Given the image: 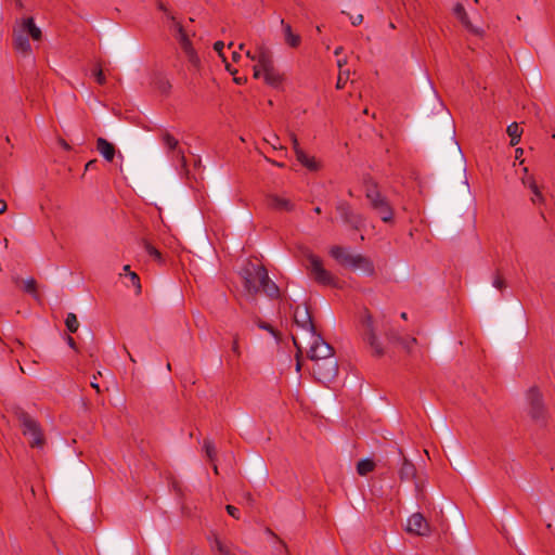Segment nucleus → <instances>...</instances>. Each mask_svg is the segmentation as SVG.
Masks as SVG:
<instances>
[{
  "instance_id": "25",
  "label": "nucleus",
  "mask_w": 555,
  "mask_h": 555,
  "mask_svg": "<svg viewBox=\"0 0 555 555\" xmlns=\"http://www.w3.org/2000/svg\"><path fill=\"white\" fill-rule=\"evenodd\" d=\"M521 180H522V183L531 190V192L533 194L532 202L541 203L543 201V196H542V193L540 192L537 183L534 182L533 178L532 177H524Z\"/></svg>"
},
{
  "instance_id": "52",
  "label": "nucleus",
  "mask_w": 555,
  "mask_h": 555,
  "mask_svg": "<svg viewBox=\"0 0 555 555\" xmlns=\"http://www.w3.org/2000/svg\"><path fill=\"white\" fill-rule=\"evenodd\" d=\"M60 144L63 149L69 150V145L64 140H60Z\"/></svg>"
},
{
  "instance_id": "45",
  "label": "nucleus",
  "mask_w": 555,
  "mask_h": 555,
  "mask_svg": "<svg viewBox=\"0 0 555 555\" xmlns=\"http://www.w3.org/2000/svg\"><path fill=\"white\" fill-rule=\"evenodd\" d=\"M346 64H347V59L346 57H341V59L337 60V66H338L339 70H345L344 66Z\"/></svg>"
},
{
  "instance_id": "55",
  "label": "nucleus",
  "mask_w": 555,
  "mask_h": 555,
  "mask_svg": "<svg viewBox=\"0 0 555 555\" xmlns=\"http://www.w3.org/2000/svg\"><path fill=\"white\" fill-rule=\"evenodd\" d=\"M227 69L230 72V73H234V70H232L231 66L229 64L225 65Z\"/></svg>"
},
{
  "instance_id": "59",
  "label": "nucleus",
  "mask_w": 555,
  "mask_h": 555,
  "mask_svg": "<svg viewBox=\"0 0 555 555\" xmlns=\"http://www.w3.org/2000/svg\"><path fill=\"white\" fill-rule=\"evenodd\" d=\"M389 28L395 29V28H396L395 24H393V23H390V24H389Z\"/></svg>"
},
{
  "instance_id": "36",
  "label": "nucleus",
  "mask_w": 555,
  "mask_h": 555,
  "mask_svg": "<svg viewBox=\"0 0 555 555\" xmlns=\"http://www.w3.org/2000/svg\"><path fill=\"white\" fill-rule=\"evenodd\" d=\"M92 75L95 78L98 83H100V85L105 83V76H104L103 70H102L101 67H95L92 70Z\"/></svg>"
},
{
  "instance_id": "54",
  "label": "nucleus",
  "mask_w": 555,
  "mask_h": 555,
  "mask_svg": "<svg viewBox=\"0 0 555 555\" xmlns=\"http://www.w3.org/2000/svg\"><path fill=\"white\" fill-rule=\"evenodd\" d=\"M91 387H92V388H94V389H96V391H100L99 384H98V383H95L94 380H93V382H91Z\"/></svg>"
},
{
  "instance_id": "1",
  "label": "nucleus",
  "mask_w": 555,
  "mask_h": 555,
  "mask_svg": "<svg viewBox=\"0 0 555 555\" xmlns=\"http://www.w3.org/2000/svg\"><path fill=\"white\" fill-rule=\"evenodd\" d=\"M41 35V29L36 26L33 17L21 20L13 29L15 50L23 54H29L31 51L29 37L37 41L40 40Z\"/></svg>"
},
{
  "instance_id": "16",
  "label": "nucleus",
  "mask_w": 555,
  "mask_h": 555,
  "mask_svg": "<svg viewBox=\"0 0 555 555\" xmlns=\"http://www.w3.org/2000/svg\"><path fill=\"white\" fill-rule=\"evenodd\" d=\"M168 17L171 21V28L176 33L177 39L179 40L180 44L185 50V52L188 54H190V56L192 57L193 50L191 48L190 40H189L186 34L184 33L181 24L179 22H177L176 18L173 16H170L169 14H168Z\"/></svg>"
},
{
  "instance_id": "42",
  "label": "nucleus",
  "mask_w": 555,
  "mask_h": 555,
  "mask_svg": "<svg viewBox=\"0 0 555 555\" xmlns=\"http://www.w3.org/2000/svg\"><path fill=\"white\" fill-rule=\"evenodd\" d=\"M231 349H232L233 353H235L236 356H241V348H240L237 336L234 337Z\"/></svg>"
},
{
  "instance_id": "9",
  "label": "nucleus",
  "mask_w": 555,
  "mask_h": 555,
  "mask_svg": "<svg viewBox=\"0 0 555 555\" xmlns=\"http://www.w3.org/2000/svg\"><path fill=\"white\" fill-rule=\"evenodd\" d=\"M308 262V269L318 283L323 285H335V278L323 267V263L319 257L313 254H309Z\"/></svg>"
},
{
  "instance_id": "5",
  "label": "nucleus",
  "mask_w": 555,
  "mask_h": 555,
  "mask_svg": "<svg viewBox=\"0 0 555 555\" xmlns=\"http://www.w3.org/2000/svg\"><path fill=\"white\" fill-rule=\"evenodd\" d=\"M301 341L307 345V354L312 362L334 357L332 346L326 343L318 333L312 334L307 339H302Z\"/></svg>"
},
{
  "instance_id": "19",
  "label": "nucleus",
  "mask_w": 555,
  "mask_h": 555,
  "mask_svg": "<svg viewBox=\"0 0 555 555\" xmlns=\"http://www.w3.org/2000/svg\"><path fill=\"white\" fill-rule=\"evenodd\" d=\"M454 14L455 16L461 21V23L472 33L476 34V35H480L481 34V29L478 28V27H475L470 24V22L468 21V17H467V13L464 9V7L462 4H456L454 7Z\"/></svg>"
},
{
  "instance_id": "51",
  "label": "nucleus",
  "mask_w": 555,
  "mask_h": 555,
  "mask_svg": "<svg viewBox=\"0 0 555 555\" xmlns=\"http://www.w3.org/2000/svg\"><path fill=\"white\" fill-rule=\"evenodd\" d=\"M122 271L125 272V275L128 276L129 275V271H131L130 270V266H128V264L124 266Z\"/></svg>"
},
{
  "instance_id": "53",
  "label": "nucleus",
  "mask_w": 555,
  "mask_h": 555,
  "mask_svg": "<svg viewBox=\"0 0 555 555\" xmlns=\"http://www.w3.org/2000/svg\"><path fill=\"white\" fill-rule=\"evenodd\" d=\"M341 51H343V47H337V48L335 49V51H334V54H335V55H339V54L341 53Z\"/></svg>"
},
{
  "instance_id": "24",
  "label": "nucleus",
  "mask_w": 555,
  "mask_h": 555,
  "mask_svg": "<svg viewBox=\"0 0 555 555\" xmlns=\"http://www.w3.org/2000/svg\"><path fill=\"white\" fill-rule=\"evenodd\" d=\"M162 141L165 147L168 151H176L178 150V156L181 157V159L184 158L183 153L181 150H179V141L173 135H171L169 132H164L162 135Z\"/></svg>"
},
{
  "instance_id": "21",
  "label": "nucleus",
  "mask_w": 555,
  "mask_h": 555,
  "mask_svg": "<svg viewBox=\"0 0 555 555\" xmlns=\"http://www.w3.org/2000/svg\"><path fill=\"white\" fill-rule=\"evenodd\" d=\"M296 158L304 167L311 171H317L320 169L319 162L313 156L306 154L302 150L297 151Z\"/></svg>"
},
{
  "instance_id": "57",
  "label": "nucleus",
  "mask_w": 555,
  "mask_h": 555,
  "mask_svg": "<svg viewBox=\"0 0 555 555\" xmlns=\"http://www.w3.org/2000/svg\"><path fill=\"white\" fill-rule=\"evenodd\" d=\"M127 353H128L130 361L135 362L134 358L129 352H127Z\"/></svg>"
},
{
  "instance_id": "48",
  "label": "nucleus",
  "mask_w": 555,
  "mask_h": 555,
  "mask_svg": "<svg viewBox=\"0 0 555 555\" xmlns=\"http://www.w3.org/2000/svg\"><path fill=\"white\" fill-rule=\"evenodd\" d=\"M67 344H68V346H69L70 348H73V349L76 347L75 340H74V338H73V337H70V336H68V337H67Z\"/></svg>"
},
{
  "instance_id": "30",
  "label": "nucleus",
  "mask_w": 555,
  "mask_h": 555,
  "mask_svg": "<svg viewBox=\"0 0 555 555\" xmlns=\"http://www.w3.org/2000/svg\"><path fill=\"white\" fill-rule=\"evenodd\" d=\"M337 209L339 210L340 215L344 217V219L347 221V222H350L352 223L353 225L358 227L359 224V221L358 220H353L351 218V211H350V208L347 204H344L341 203Z\"/></svg>"
},
{
  "instance_id": "12",
  "label": "nucleus",
  "mask_w": 555,
  "mask_h": 555,
  "mask_svg": "<svg viewBox=\"0 0 555 555\" xmlns=\"http://www.w3.org/2000/svg\"><path fill=\"white\" fill-rule=\"evenodd\" d=\"M527 400L529 402V413L531 417L538 422L543 421L545 410L540 391L535 388L530 389L527 393Z\"/></svg>"
},
{
  "instance_id": "44",
  "label": "nucleus",
  "mask_w": 555,
  "mask_h": 555,
  "mask_svg": "<svg viewBox=\"0 0 555 555\" xmlns=\"http://www.w3.org/2000/svg\"><path fill=\"white\" fill-rule=\"evenodd\" d=\"M416 344V339L415 338H411L409 340H406L404 343V348L408 350V351H411L412 350V346Z\"/></svg>"
},
{
  "instance_id": "8",
  "label": "nucleus",
  "mask_w": 555,
  "mask_h": 555,
  "mask_svg": "<svg viewBox=\"0 0 555 555\" xmlns=\"http://www.w3.org/2000/svg\"><path fill=\"white\" fill-rule=\"evenodd\" d=\"M366 197L370 201L372 208L376 211L384 222H389L392 219V209L385 197H383L375 188H370L366 191Z\"/></svg>"
},
{
  "instance_id": "39",
  "label": "nucleus",
  "mask_w": 555,
  "mask_h": 555,
  "mask_svg": "<svg viewBox=\"0 0 555 555\" xmlns=\"http://www.w3.org/2000/svg\"><path fill=\"white\" fill-rule=\"evenodd\" d=\"M266 141L274 149H282V146L279 144V138L275 134H272L270 138H267Z\"/></svg>"
},
{
  "instance_id": "50",
  "label": "nucleus",
  "mask_w": 555,
  "mask_h": 555,
  "mask_svg": "<svg viewBox=\"0 0 555 555\" xmlns=\"http://www.w3.org/2000/svg\"><path fill=\"white\" fill-rule=\"evenodd\" d=\"M233 61L237 62L241 59V54L236 51L232 53Z\"/></svg>"
},
{
  "instance_id": "46",
  "label": "nucleus",
  "mask_w": 555,
  "mask_h": 555,
  "mask_svg": "<svg viewBox=\"0 0 555 555\" xmlns=\"http://www.w3.org/2000/svg\"><path fill=\"white\" fill-rule=\"evenodd\" d=\"M292 142H293V147H294L295 154L297 155V151L301 150V149H300L298 140L295 135L292 137Z\"/></svg>"
},
{
  "instance_id": "37",
  "label": "nucleus",
  "mask_w": 555,
  "mask_h": 555,
  "mask_svg": "<svg viewBox=\"0 0 555 555\" xmlns=\"http://www.w3.org/2000/svg\"><path fill=\"white\" fill-rule=\"evenodd\" d=\"M492 286L498 289H503L505 287V281L503 280L502 276L496 274L492 280Z\"/></svg>"
},
{
  "instance_id": "27",
  "label": "nucleus",
  "mask_w": 555,
  "mask_h": 555,
  "mask_svg": "<svg viewBox=\"0 0 555 555\" xmlns=\"http://www.w3.org/2000/svg\"><path fill=\"white\" fill-rule=\"evenodd\" d=\"M507 134L511 137V145H516L520 141L522 130L517 122H512L507 126Z\"/></svg>"
},
{
  "instance_id": "18",
  "label": "nucleus",
  "mask_w": 555,
  "mask_h": 555,
  "mask_svg": "<svg viewBox=\"0 0 555 555\" xmlns=\"http://www.w3.org/2000/svg\"><path fill=\"white\" fill-rule=\"evenodd\" d=\"M260 78H263L266 83L272 87H279L283 80L282 75L278 72L274 65L262 70Z\"/></svg>"
},
{
  "instance_id": "22",
  "label": "nucleus",
  "mask_w": 555,
  "mask_h": 555,
  "mask_svg": "<svg viewBox=\"0 0 555 555\" xmlns=\"http://www.w3.org/2000/svg\"><path fill=\"white\" fill-rule=\"evenodd\" d=\"M296 158L304 167L311 171H317L320 169L319 162L313 156L306 154L302 150L297 151Z\"/></svg>"
},
{
  "instance_id": "56",
  "label": "nucleus",
  "mask_w": 555,
  "mask_h": 555,
  "mask_svg": "<svg viewBox=\"0 0 555 555\" xmlns=\"http://www.w3.org/2000/svg\"><path fill=\"white\" fill-rule=\"evenodd\" d=\"M93 164V162H89L87 165H86V169H89L91 168V165Z\"/></svg>"
},
{
  "instance_id": "11",
  "label": "nucleus",
  "mask_w": 555,
  "mask_h": 555,
  "mask_svg": "<svg viewBox=\"0 0 555 555\" xmlns=\"http://www.w3.org/2000/svg\"><path fill=\"white\" fill-rule=\"evenodd\" d=\"M23 434L29 439L31 447L40 448L43 444L42 434L37 422L28 416L23 417Z\"/></svg>"
},
{
  "instance_id": "13",
  "label": "nucleus",
  "mask_w": 555,
  "mask_h": 555,
  "mask_svg": "<svg viewBox=\"0 0 555 555\" xmlns=\"http://www.w3.org/2000/svg\"><path fill=\"white\" fill-rule=\"evenodd\" d=\"M406 531L416 535L426 537L430 533V527L421 513H414L408 518Z\"/></svg>"
},
{
  "instance_id": "60",
  "label": "nucleus",
  "mask_w": 555,
  "mask_h": 555,
  "mask_svg": "<svg viewBox=\"0 0 555 555\" xmlns=\"http://www.w3.org/2000/svg\"><path fill=\"white\" fill-rule=\"evenodd\" d=\"M401 318L405 320V319H406V313H405V312H402V313H401Z\"/></svg>"
},
{
  "instance_id": "26",
  "label": "nucleus",
  "mask_w": 555,
  "mask_h": 555,
  "mask_svg": "<svg viewBox=\"0 0 555 555\" xmlns=\"http://www.w3.org/2000/svg\"><path fill=\"white\" fill-rule=\"evenodd\" d=\"M415 466L408 460H403L402 465L399 469V476L402 480H409L415 476Z\"/></svg>"
},
{
  "instance_id": "32",
  "label": "nucleus",
  "mask_w": 555,
  "mask_h": 555,
  "mask_svg": "<svg viewBox=\"0 0 555 555\" xmlns=\"http://www.w3.org/2000/svg\"><path fill=\"white\" fill-rule=\"evenodd\" d=\"M349 75H350L349 70H339L337 82H336L337 89H343L345 87V85L347 83V81L349 79Z\"/></svg>"
},
{
  "instance_id": "63",
  "label": "nucleus",
  "mask_w": 555,
  "mask_h": 555,
  "mask_svg": "<svg viewBox=\"0 0 555 555\" xmlns=\"http://www.w3.org/2000/svg\"><path fill=\"white\" fill-rule=\"evenodd\" d=\"M234 80L236 83H241V79L235 78Z\"/></svg>"
},
{
  "instance_id": "38",
  "label": "nucleus",
  "mask_w": 555,
  "mask_h": 555,
  "mask_svg": "<svg viewBox=\"0 0 555 555\" xmlns=\"http://www.w3.org/2000/svg\"><path fill=\"white\" fill-rule=\"evenodd\" d=\"M24 289L27 293H35L36 291V282L34 279H28L24 281Z\"/></svg>"
},
{
  "instance_id": "10",
  "label": "nucleus",
  "mask_w": 555,
  "mask_h": 555,
  "mask_svg": "<svg viewBox=\"0 0 555 555\" xmlns=\"http://www.w3.org/2000/svg\"><path fill=\"white\" fill-rule=\"evenodd\" d=\"M258 269H266L263 266L256 263H247L242 270V278L245 283L246 291L254 295L260 292L262 281L258 278Z\"/></svg>"
},
{
  "instance_id": "29",
  "label": "nucleus",
  "mask_w": 555,
  "mask_h": 555,
  "mask_svg": "<svg viewBox=\"0 0 555 555\" xmlns=\"http://www.w3.org/2000/svg\"><path fill=\"white\" fill-rule=\"evenodd\" d=\"M65 325L70 333H76L79 327V322L75 313H67Z\"/></svg>"
},
{
  "instance_id": "6",
  "label": "nucleus",
  "mask_w": 555,
  "mask_h": 555,
  "mask_svg": "<svg viewBox=\"0 0 555 555\" xmlns=\"http://www.w3.org/2000/svg\"><path fill=\"white\" fill-rule=\"evenodd\" d=\"M377 326L372 315L365 311L361 318V335L376 356L384 353V348L376 335Z\"/></svg>"
},
{
  "instance_id": "35",
  "label": "nucleus",
  "mask_w": 555,
  "mask_h": 555,
  "mask_svg": "<svg viewBox=\"0 0 555 555\" xmlns=\"http://www.w3.org/2000/svg\"><path fill=\"white\" fill-rule=\"evenodd\" d=\"M257 325L259 328L269 332L276 340H279V335L276 331L270 324L266 322H258Z\"/></svg>"
},
{
  "instance_id": "58",
  "label": "nucleus",
  "mask_w": 555,
  "mask_h": 555,
  "mask_svg": "<svg viewBox=\"0 0 555 555\" xmlns=\"http://www.w3.org/2000/svg\"><path fill=\"white\" fill-rule=\"evenodd\" d=\"M314 211H315L317 214H320V212H321V208H320V207H315V208H314Z\"/></svg>"
},
{
  "instance_id": "20",
  "label": "nucleus",
  "mask_w": 555,
  "mask_h": 555,
  "mask_svg": "<svg viewBox=\"0 0 555 555\" xmlns=\"http://www.w3.org/2000/svg\"><path fill=\"white\" fill-rule=\"evenodd\" d=\"M96 149L99 153L108 162L113 160L115 156V147L112 143L103 138L96 140Z\"/></svg>"
},
{
  "instance_id": "15",
  "label": "nucleus",
  "mask_w": 555,
  "mask_h": 555,
  "mask_svg": "<svg viewBox=\"0 0 555 555\" xmlns=\"http://www.w3.org/2000/svg\"><path fill=\"white\" fill-rule=\"evenodd\" d=\"M258 278L262 281L260 292H263L267 296L273 298L279 295L278 285L269 278L266 269H258Z\"/></svg>"
},
{
  "instance_id": "49",
  "label": "nucleus",
  "mask_w": 555,
  "mask_h": 555,
  "mask_svg": "<svg viewBox=\"0 0 555 555\" xmlns=\"http://www.w3.org/2000/svg\"><path fill=\"white\" fill-rule=\"evenodd\" d=\"M7 210V203L0 199V214H3Z\"/></svg>"
},
{
  "instance_id": "3",
  "label": "nucleus",
  "mask_w": 555,
  "mask_h": 555,
  "mask_svg": "<svg viewBox=\"0 0 555 555\" xmlns=\"http://www.w3.org/2000/svg\"><path fill=\"white\" fill-rule=\"evenodd\" d=\"M246 56L255 62L254 77L260 78L261 72L274 65L271 49L262 42H256L254 50H247Z\"/></svg>"
},
{
  "instance_id": "33",
  "label": "nucleus",
  "mask_w": 555,
  "mask_h": 555,
  "mask_svg": "<svg viewBox=\"0 0 555 555\" xmlns=\"http://www.w3.org/2000/svg\"><path fill=\"white\" fill-rule=\"evenodd\" d=\"M204 449H205V452L207 454V456L209 457V460L211 462L215 461V456H216V448H215V444L210 441H205L204 442Z\"/></svg>"
},
{
  "instance_id": "40",
  "label": "nucleus",
  "mask_w": 555,
  "mask_h": 555,
  "mask_svg": "<svg viewBox=\"0 0 555 555\" xmlns=\"http://www.w3.org/2000/svg\"><path fill=\"white\" fill-rule=\"evenodd\" d=\"M349 20L353 26H358L363 22V15L360 13L356 15L349 14Z\"/></svg>"
},
{
  "instance_id": "17",
  "label": "nucleus",
  "mask_w": 555,
  "mask_h": 555,
  "mask_svg": "<svg viewBox=\"0 0 555 555\" xmlns=\"http://www.w3.org/2000/svg\"><path fill=\"white\" fill-rule=\"evenodd\" d=\"M281 26L284 34V41L291 48H297L301 43V37L299 34H295L292 26L284 20H281Z\"/></svg>"
},
{
  "instance_id": "23",
  "label": "nucleus",
  "mask_w": 555,
  "mask_h": 555,
  "mask_svg": "<svg viewBox=\"0 0 555 555\" xmlns=\"http://www.w3.org/2000/svg\"><path fill=\"white\" fill-rule=\"evenodd\" d=\"M269 206L273 209L284 211H289L293 209V204L291 201L279 195H271L269 197Z\"/></svg>"
},
{
  "instance_id": "2",
  "label": "nucleus",
  "mask_w": 555,
  "mask_h": 555,
  "mask_svg": "<svg viewBox=\"0 0 555 555\" xmlns=\"http://www.w3.org/2000/svg\"><path fill=\"white\" fill-rule=\"evenodd\" d=\"M330 255L341 266L352 269L354 271H361L364 274L371 275L374 272L373 262L360 255L356 254L347 248L340 246H333L330 249Z\"/></svg>"
},
{
  "instance_id": "14",
  "label": "nucleus",
  "mask_w": 555,
  "mask_h": 555,
  "mask_svg": "<svg viewBox=\"0 0 555 555\" xmlns=\"http://www.w3.org/2000/svg\"><path fill=\"white\" fill-rule=\"evenodd\" d=\"M207 540L209 542V546L214 553H217L218 555H236L235 550L233 545H230L225 542H223L216 532H210V534L207 537Z\"/></svg>"
},
{
  "instance_id": "43",
  "label": "nucleus",
  "mask_w": 555,
  "mask_h": 555,
  "mask_svg": "<svg viewBox=\"0 0 555 555\" xmlns=\"http://www.w3.org/2000/svg\"><path fill=\"white\" fill-rule=\"evenodd\" d=\"M214 49H215V51H216V52H218V53H219V55H220L221 57H223V59H224V56H223L224 43H223L222 41H217V42H215V44H214Z\"/></svg>"
},
{
  "instance_id": "62",
  "label": "nucleus",
  "mask_w": 555,
  "mask_h": 555,
  "mask_svg": "<svg viewBox=\"0 0 555 555\" xmlns=\"http://www.w3.org/2000/svg\"><path fill=\"white\" fill-rule=\"evenodd\" d=\"M238 49H240V50H243V49H244V43H241V44L238 46Z\"/></svg>"
},
{
  "instance_id": "61",
  "label": "nucleus",
  "mask_w": 555,
  "mask_h": 555,
  "mask_svg": "<svg viewBox=\"0 0 555 555\" xmlns=\"http://www.w3.org/2000/svg\"><path fill=\"white\" fill-rule=\"evenodd\" d=\"M214 470H215L216 474L218 473V467H217L216 464H214Z\"/></svg>"
},
{
  "instance_id": "47",
  "label": "nucleus",
  "mask_w": 555,
  "mask_h": 555,
  "mask_svg": "<svg viewBox=\"0 0 555 555\" xmlns=\"http://www.w3.org/2000/svg\"><path fill=\"white\" fill-rule=\"evenodd\" d=\"M524 150L521 147H518L515 150V158L519 159L522 156Z\"/></svg>"
},
{
  "instance_id": "4",
  "label": "nucleus",
  "mask_w": 555,
  "mask_h": 555,
  "mask_svg": "<svg viewBox=\"0 0 555 555\" xmlns=\"http://www.w3.org/2000/svg\"><path fill=\"white\" fill-rule=\"evenodd\" d=\"M294 321L300 328V335L293 336L294 345L300 350L302 339H307L312 334L317 333L312 322L309 310L305 306H297L294 310Z\"/></svg>"
},
{
  "instance_id": "31",
  "label": "nucleus",
  "mask_w": 555,
  "mask_h": 555,
  "mask_svg": "<svg viewBox=\"0 0 555 555\" xmlns=\"http://www.w3.org/2000/svg\"><path fill=\"white\" fill-rule=\"evenodd\" d=\"M144 248H145V251L156 261L158 262H162L163 261V257H162V254L160 251L154 247L152 244H150L149 242H145L144 243Z\"/></svg>"
},
{
  "instance_id": "34",
  "label": "nucleus",
  "mask_w": 555,
  "mask_h": 555,
  "mask_svg": "<svg viewBox=\"0 0 555 555\" xmlns=\"http://www.w3.org/2000/svg\"><path fill=\"white\" fill-rule=\"evenodd\" d=\"M128 278H129V280L131 282V285L133 287H135L137 293H140L141 292V284H140L139 275L135 272H133V271H129Z\"/></svg>"
},
{
  "instance_id": "7",
  "label": "nucleus",
  "mask_w": 555,
  "mask_h": 555,
  "mask_svg": "<svg viewBox=\"0 0 555 555\" xmlns=\"http://www.w3.org/2000/svg\"><path fill=\"white\" fill-rule=\"evenodd\" d=\"M312 371L319 382L323 384L333 382L338 373V363L335 356L313 362Z\"/></svg>"
},
{
  "instance_id": "64",
  "label": "nucleus",
  "mask_w": 555,
  "mask_h": 555,
  "mask_svg": "<svg viewBox=\"0 0 555 555\" xmlns=\"http://www.w3.org/2000/svg\"><path fill=\"white\" fill-rule=\"evenodd\" d=\"M296 370H297V371H299V370H300V364H299V363H297Z\"/></svg>"
},
{
  "instance_id": "41",
  "label": "nucleus",
  "mask_w": 555,
  "mask_h": 555,
  "mask_svg": "<svg viewBox=\"0 0 555 555\" xmlns=\"http://www.w3.org/2000/svg\"><path fill=\"white\" fill-rule=\"evenodd\" d=\"M225 509L230 516H232L235 519L240 518V511L233 505H227Z\"/></svg>"
},
{
  "instance_id": "28",
  "label": "nucleus",
  "mask_w": 555,
  "mask_h": 555,
  "mask_svg": "<svg viewBox=\"0 0 555 555\" xmlns=\"http://www.w3.org/2000/svg\"><path fill=\"white\" fill-rule=\"evenodd\" d=\"M374 462L369 460V459H364V460H361L358 465H357V472L359 475L361 476H364L366 474H369L370 472H372L374 469Z\"/></svg>"
}]
</instances>
